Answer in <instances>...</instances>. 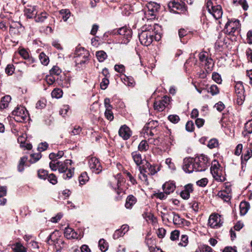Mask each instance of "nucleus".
<instances>
[{"label": "nucleus", "instance_id": "1", "mask_svg": "<svg viewBox=\"0 0 252 252\" xmlns=\"http://www.w3.org/2000/svg\"><path fill=\"white\" fill-rule=\"evenodd\" d=\"M155 29L151 26L145 25L141 28V32L138 37L141 44L148 46L152 43L154 39L159 41L161 38L160 34L156 33Z\"/></svg>", "mask_w": 252, "mask_h": 252}, {"label": "nucleus", "instance_id": "47", "mask_svg": "<svg viewBox=\"0 0 252 252\" xmlns=\"http://www.w3.org/2000/svg\"><path fill=\"white\" fill-rule=\"evenodd\" d=\"M22 137H19L18 138V141L20 143V147L22 148H25L27 150H31L32 146L31 143H26L25 142L22 141Z\"/></svg>", "mask_w": 252, "mask_h": 252}, {"label": "nucleus", "instance_id": "53", "mask_svg": "<svg viewBox=\"0 0 252 252\" xmlns=\"http://www.w3.org/2000/svg\"><path fill=\"white\" fill-rule=\"evenodd\" d=\"M38 175L39 178L45 180L47 179L48 176V171L45 170H39L38 171Z\"/></svg>", "mask_w": 252, "mask_h": 252}, {"label": "nucleus", "instance_id": "12", "mask_svg": "<svg viewBox=\"0 0 252 252\" xmlns=\"http://www.w3.org/2000/svg\"><path fill=\"white\" fill-rule=\"evenodd\" d=\"M89 165L92 171L95 174H99L102 171V167L98 159L95 157L91 158L89 160Z\"/></svg>", "mask_w": 252, "mask_h": 252}, {"label": "nucleus", "instance_id": "64", "mask_svg": "<svg viewBox=\"0 0 252 252\" xmlns=\"http://www.w3.org/2000/svg\"><path fill=\"white\" fill-rule=\"evenodd\" d=\"M109 81L107 78L104 77L103 78L102 82L100 83V88L102 90H105L108 86Z\"/></svg>", "mask_w": 252, "mask_h": 252}, {"label": "nucleus", "instance_id": "17", "mask_svg": "<svg viewBox=\"0 0 252 252\" xmlns=\"http://www.w3.org/2000/svg\"><path fill=\"white\" fill-rule=\"evenodd\" d=\"M169 100V97L164 96L163 99L155 101L154 103L155 110L162 111L165 108V104H167V101Z\"/></svg>", "mask_w": 252, "mask_h": 252}, {"label": "nucleus", "instance_id": "51", "mask_svg": "<svg viewBox=\"0 0 252 252\" xmlns=\"http://www.w3.org/2000/svg\"><path fill=\"white\" fill-rule=\"evenodd\" d=\"M212 78L213 80L218 84H220L221 83L222 79L219 73L217 72H213L212 75Z\"/></svg>", "mask_w": 252, "mask_h": 252}, {"label": "nucleus", "instance_id": "24", "mask_svg": "<svg viewBox=\"0 0 252 252\" xmlns=\"http://www.w3.org/2000/svg\"><path fill=\"white\" fill-rule=\"evenodd\" d=\"M11 249L14 252H27V249L20 242L12 244Z\"/></svg>", "mask_w": 252, "mask_h": 252}, {"label": "nucleus", "instance_id": "31", "mask_svg": "<svg viewBox=\"0 0 252 252\" xmlns=\"http://www.w3.org/2000/svg\"><path fill=\"white\" fill-rule=\"evenodd\" d=\"M149 125H150V124H146L143 127L142 129V132L144 134V137L146 138V136H153L154 133L153 132V130L154 129L150 128L149 127Z\"/></svg>", "mask_w": 252, "mask_h": 252}, {"label": "nucleus", "instance_id": "25", "mask_svg": "<svg viewBox=\"0 0 252 252\" xmlns=\"http://www.w3.org/2000/svg\"><path fill=\"white\" fill-rule=\"evenodd\" d=\"M64 236L68 239H74L77 237V234L70 227H66L64 231Z\"/></svg>", "mask_w": 252, "mask_h": 252}, {"label": "nucleus", "instance_id": "8", "mask_svg": "<svg viewBox=\"0 0 252 252\" xmlns=\"http://www.w3.org/2000/svg\"><path fill=\"white\" fill-rule=\"evenodd\" d=\"M168 8L171 12L178 14H186L187 7L184 2L170 1L168 4Z\"/></svg>", "mask_w": 252, "mask_h": 252}, {"label": "nucleus", "instance_id": "32", "mask_svg": "<svg viewBox=\"0 0 252 252\" xmlns=\"http://www.w3.org/2000/svg\"><path fill=\"white\" fill-rule=\"evenodd\" d=\"M96 57L99 62H103L107 57L106 53L103 51H98L96 52Z\"/></svg>", "mask_w": 252, "mask_h": 252}, {"label": "nucleus", "instance_id": "6", "mask_svg": "<svg viewBox=\"0 0 252 252\" xmlns=\"http://www.w3.org/2000/svg\"><path fill=\"white\" fill-rule=\"evenodd\" d=\"M14 119L19 123H24L29 119V114L26 108L22 106H17L12 111Z\"/></svg>", "mask_w": 252, "mask_h": 252}, {"label": "nucleus", "instance_id": "34", "mask_svg": "<svg viewBox=\"0 0 252 252\" xmlns=\"http://www.w3.org/2000/svg\"><path fill=\"white\" fill-rule=\"evenodd\" d=\"M98 246L102 252H106L108 248V244L106 241L103 239H100L98 242Z\"/></svg>", "mask_w": 252, "mask_h": 252}, {"label": "nucleus", "instance_id": "39", "mask_svg": "<svg viewBox=\"0 0 252 252\" xmlns=\"http://www.w3.org/2000/svg\"><path fill=\"white\" fill-rule=\"evenodd\" d=\"M138 150L141 152H145L148 150L149 145L147 141L142 140L138 147Z\"/></svg>", "mask_w": 252, "mask_h": 252}, {"label": "nucleus", "instance_id": "23", "mask_svg": "<svg viewBox=\"0 0 252 252\" xmlns=\"http://www.w3.org/2000/svg\"><path fill=\"white\" fill-rule=\"evenodd\" d=\"M136 202V197L132 195H129L126 199L125 207L126 209H131Z\"/></svg>", "mask_w": 252, "mask_h": 252}, {"label": "nucleus", "instance_id": "50", "mask_svg": "<svg viewBox=\"0 0 252 252\" xmlns=\"http://www.w3.org/2000/svg\"><path fill=\"white\" fill-rule=\"evenodd\" d=\"M168 120L173 124L178 123L180 119L177 115H170L168 117Z\"/></svg>", "mask_w": 252, "mask_h": 252}, {"label": "nucleus", "instance_id": "48", "mask_svg": "<svg viewBox=\"0 0 252 252\" xmlns=\"http://www.w3.org/2000/svg\"><path fill=\"white\" fill-rule=\"evenodd\" d=\"M89 177L86 172H83L79 177V181L81 184L83 185L88 181Z\"/></svg>", "mask_w": 252, "mask_h": 252}, {"label": "nucleus", "instance_id": "57", "mask_svg": "<svg viewBox=\"0 0 252 252\" xmlns=\"http://www.w3.org/2000/svg\"><path fill=\"white\" fill-rule=\"evenodd\" d=\"M15 68L13 65L12 64H8L5 68V72L8 75H12L14 71Z\"/></svg>", "mask_w": 252, "mask_h": 252}, {"label": "nucleus", "instance_id": "28", "mask_svg": "<svg viewBox=\"0 0 252 252\" xmlns=\"http://www.w3.org/2000/svg\"><path fill=\"white\" fill-rule=\"evenodd\" d=\"M132 158L137 165L142 163V159L141 155L138 151H134L131 153Z\"/></svg>", "mask_w": 252, "mask_h": 252}, {"label": "nucleus", "instance_id": "14", "mask_svg": "<svg viewBox=\"0 0 252 252\" xmlns=\"http://www.w3.org/2000/svg\"><path fill=\"white\" fill-rule=\"evenodd\" d=\"M183 169L186 173H192L195 171L194 167L193 158H186L184 159Z\"/></svg>", "mask_w": 252, "mask_h": 252}, {"label": "nucleus", "instance_id": "15", "mask_svg": "<svg viewBox=\"0 0 252 252\" xmlns=\"http://www.w3.org/2000/svg\"><path fill=\"white\" fill-rule=\"evenodd\" d=\"M143 170L145 172H147L148 174L153 175L159 170V168L157 165L151 164L150 163L146 162L144 165Z\"/></svg>", "mask_w": 252, "mask_h": 252}, {"label": "nucleus", "instance_id": "54", "mask_svg": "<svg viewBox=\"0 0 252 252\" xmlns=\"http://www.w3.org/2000/svg\"><path fill=\"white\" fill-rule=\"evenodd\" d=\"M20 55L24 59H29L30 60H32V62H34V60L32 58H29V55L28 52L24 49L21 50L19 51Z\"/></svg>", "mask_w": 252, "mask_h": 252}, {"label": "nucleus", "instance_id": "61", "mask_svg": "<svg viewBox=\"0 0 252 252\" xmlns=\"http://www.w3.org/2000/svg\"><path fill=\"white\" fill-rule=\"evenodd\" d=\"M186 129L188 131L192 132L194 130V124L192 121H188L186 125Z\"/></svg>", "mask_w": 252, "mask_h": 252}, {"label": "nucleus", "instance_id": "9", "mask_svg": "<svg viewBox=\"0 0 252 252\" xmlns=\"http://www.w3.org/2000/svg\"><path fill=\"white\" fill-rule=\"evenodd\" d=\"M118 34L121 36L122 39L121 43L123 44H127L132 37V30L126 27L120 28L118 30Z\"/></svg>", "mask_w": 252, "mask_h": 252}, {"label": "nucleus", "instance_id": "42", "mask_svg": "<svg viewBox=\"0 0 252 252\" xmlns=\"http://www.w3.org/2000/svg\"><path fill=\"white\" fill-rule=\"evenodd\" d=\"M115 180H117V186L116 187H113L115 189H118V190L117 191L118 194H120L121 191L120 190V187L121 186V182L123 181V179L121 178V175L120 174H117L116 177H115Z\"/></svg>", "mask_w": 252, "mask_h": 252}, {"label": "nucleus", "instance_id": "4", "mask_svg": "<svg viewBox=\"0 0 252 252\" xmlns=\"http://www.w3.org/2000/svg\"><path fill=\"white\" fill-rule=\"evenodd\" d=\"M193 162L194 167H195L196 172L206 170L209 165L207 157L204 155H201L194 158Z\"/></svg>", "mask_w": 252, "mask_h": 252}, {"label": "nucleus", "instance_id": "58", "mask_svg": "<svg viewBox=\"0 0 252 252\" xmlns=\"http://www.w3.org/2000/svg\"><path fill=\"white\" fill-rule=\"evenodd\" d=\"M105 116L108 120L112 121L114 119L113 114L112 112V109L105 110Z\"/></svg>", "mask_w": 252, "mask_h": 252}, {"label": "nucleus", "instance_id": "60", "mask_svg": "<svg viewBox=\"0 0 252 252\" xmlns=\"http://www.w3.org/2000/svg\"><path fill=\"white\" fill-rule=\"evenodd\" d=\"M45 80L49 85H51L55 82L56 78L53 75L50 74L46 76Z\"/></svg>", "mask_w": 252, "mask_h": 252}, {"label": "nucleus", "instance_id": "3", "mask_svg": "<svg viewBox=\"0 0 252 252\" xmlns=\"http://www.w3.org/2000/svg\"><path fill=\"white\" fill-rule=\"evenodd\" d=\"M72 160L66 159L63 162L58 161V171L61 173H63V178L65 179H70L73 175L74 168H68V165H71Z\"/></svg>", "mask_w": 252, "mask_h": 252}, {"label": "nucleus", "instance_id": "52", "mask_svg": "<svg viewBox=\"0 0 252 252\" xmlns=\"http://www.w3.org/2000/svg\"><path fill=\"white\" fill-rule=\"evenodd\" d=\"M47 179L48 181L53 185H55L58 182L57 177L53 173L48 175Z\"/></svg>", "mask_w": 252, "mask_h": 252}, {"label": "nucleus", "instance_id": "33", "mask_svg": "<svg viewBox=\"0 0 252 252\" xmlns=\"http://www.w3.org/2000/svg\"><path fill=\"white\" fill-rule=\"evenodd\" d=\"M54 232H53L51 233L47 239V243L49 244V245H52L53 244H54L55 246H56V244L61 243L62 245L64 244V242L62 241V240H57V242L56 244H55V240L53 239V237L54 235Z\"/></svg>", "mask_w": 252, "mask_h": 252}, {"label": "nucleus", "instance_id": "21", "mask_svg": "<svg viewBox=\"0 0 252 252\" xmlns=\"http://www.w3.org/2000/svg\"><path fill=\"white\" fill-rule=\"evenodd\" d=\"M36 11L34 6L27 5L24 9V13L28 18H33L36 14Z\"/></svg>", "mask_w": 252, "mask_h": 252}, {"label": "nucleus", "instance_id": "36", "mask_svg": "<svg viewBox=\"0 0 252 252\" xmlns=\"http://www.w3.org/2000/svg\"><path fill=\"white\" fill-rule=\"evenodd\" d=\"M60 13L62 16V19L65 22L70 17L71 14L70 11L67 9H61L60 11Z\"/></svg>", "mask_w": 252, "mask_h": 252}, {"label": "nucleus", "instance_id": "27", "mask_svg": "<svg viewBox=\"0 0 252 252\" xmlns=\"http://www.w3.org/2000/svg\"><path fill=\"white\" fill-rule=\"evenodd\" d=\"M252 133V121H249L245 125V130L242 132L245 137H248L249 134Z\"/></svg>", "mask_w": 252, "mask_h": 252}, {"label": "nucleus", "instance_id": "56", "mask_svg": "<svg viewBox=\"0 0 252 252\" xmlns=\"http://www.w3.org/2000/svg\"><path fill=\"white\" fill-rule=\"evenodd\" d=\"M49 163V166L52 171H56L58 170V163L57 160H51Z\"/></svg>", "mask_w": 252, "mask_h": 252}, {"label": "nucleus", "instance_id": "5", "mask_svg": "<svg viewBox=\"0 0 252 252\" xmlns=\"http://www.w3.org/2000/svg\"><path fill=\"white\" fill-rule=\"evenodd\" d=\"M240 31V21L237 19L228 20L224 29V32L229 35L238 34Z\"/></svg>", "mask_w": 252, "mask_h": 252}, {"label": "nucleus", "instance_id": "55", "mask_svg": "<svg viewBox=\"0 0 252 252\" xmlns=\"http://www.w3.org/2000/svg\"><path fill=\"white\" fill-rule=\"evenodd\" d=\"M61 73V70L57 66H54L50 70L51 75H59Z\"/></svg>", "mask_w": 252, "mask_h": 252}, {"label": "nucleus", "instance_id": "43", "mask_svg": "<svg viewBox=\"0 0 252 252\" xmlns=\"http://www.w3.org/2000/svg\"><path fill=\"white\" fill-rule=\"evenodd\" d=\"M51 95L56 98H61L63 95V91L60 89L56 88L52 92Z\"/></svg>", "mask_w": 252, "mask_h": 252}, {"label": "nucleus", "instance_id": "49", "mask_svg": "<svg viewBox=\"0 0 252 252\" xmlns=\"http://www.w3.org/2000/svg\"><path fill=\"white\" fill-rule=\"evenodd\" d=\"M172 215L174 224H180L183 222L179 214H176L175 212H172Z\"/></svg>", "mask_w": 252, "mask_h": 252}, {"label": "nucleus", "instance_id": "10", "mask_svg": "<svg viewBox=\"0 0 252 252\" xmlns=\"http://www.w3.org/2000/svg\"><path fill=\"white\" fill-rule=\"evenodd\" d=\"M223 223L221 216L218 214H211L208 219V225L212 228L220 227Z\"/></svg>", "mask_w": 252, "mask_h": 252}, {"label": "nucleus", "instance_id": "29", "mask_svg": "<svg viewBox=\"0 0 252 252\" xmlns=\"http://www.w3.org/2000/svg\"><path fill=\"white\" fill-rule=\"evenodd\" d=\"M245 153L241 156V160L247 162L252 157V150L251 148L247 147L245 149Z\"/></svg>", "mask_w": 252, "mask_h": 252}, {"label": "nucleus", "instance_id": "45", "mask_svg": "<svg viewBox=\"0 0 252 252\" xmlns=\"http://www.w3.org/2000/svg\"><path fill=\"white\" fill-rule=\"evenodd\" d=\"M207 91L210 93L212 95L218 94L220 93V90L216 85H211Z\"/></svg>", "mask_w": 252, "mask_h": 252}, {"label": "nucleus", "instance_id": "30", "mask_svg": "<svg viewBox=\"0 0 252 252\" xmlns=\"http://www.w3.org/2000/svg\"><path fill=\"white\" fill-rule=\"evenodd\" d=\"M11 97L9 95H5L3 96L1 100L0 108L4 109L8 107L9 102L11 101Z\"/></svg>", "mask_w": 252, "mask_h": 252}, {"label": "nucleus", "instance_id": "2", "mask_svg": "<svg viewBox=\"0 0 252 252\" xmlns=\"http://www.w3.org/2000/svg\"><path fill=\"white\" fill-rule=\"evenodd\" d=\"M89 56V52L84 48H77L74 56L76 66L79 68L82 67L88 62Z\"/></svg>", "mask_w": 252, "mask_h": 252}, {"label": "nucleus", "instance_id": "37", "mask_svg": "<svg viewBox=\"0 0 252 252\" xmlns=\"http://www.w3.org/2000/svg\"><path fill=\"white\" fill-rule=\"evenodd\" d=\"M219 141L216 138H212L210 139L207 144V147L210 149H213L219 146Z\"/></svg>", "mask_w": 252, "mask_h": 252}, {"label": "nucleus", "instance_id": "26", "mask_svg": "<svg viewBox=\"0 0 252 252\" xmlns=\"http://www.w3.org/2000/svg\"><path fill=\"white\" fill-rule=\"evenodd\" d=\"M240 213L241 216H244L247 214L250 209V204L248 202L244 201L241 202L240 206Z\"/></svg>", "mask_w": 252, "mask_h": 252}, {"label": "nucleus", "instance_id": "16", "mask_svg": "<svg viewBox=\"0 0 252 252\" xmlns=\"http://www.w3.org/2000/svg\"><path fill=\"white\" fill-rule=\"evenodd\" d=\"M131 134L130 128L126 125L122 126L119 129V134L124 140L129 139Z\"/></svg>", "mask_w": 252, "mask_h": 252}, {"label": "nucleus", "instance_id": "11", "mask_svg": "<svg viewBox=\"0 0 252 252\" xmlns=\"http://www.w3.org/2000/svg\"><path fill=\"white\" fill-rule=\"evenodd\" d=\"M235 94L237 95V102L238 104H242L245 100V90L243 83L238 82L235 86Z\"/></svg>", "mask_w": 252, "mask_h": 252}, {"label": "nucleus", "instance_id": "44", "mask_svg": "<svg viewBox=\"0 0 252 252\" xmlns=\"http://www.w3.org/2000/svg\"><path fill=\"white\" fill-rule=\"evenodd\" d=\"M42 155L41 153H34L31 155V158L30 161L31 163H33L37 162L41 158Z\"/></svg>", "mask_w": 252, "mask_h": 252}, {"label": "nucleus", "instance_id": "18", "mask_svg": "<svg viewBox=\"0 0 252 252\" xmlns=\"http://www.w3.org/2000/svg\"><path fill=\"white\" fill-rule=\"evenodd\" d=\"M193 185L189 184L184 187V189L180 193L181 196L184 199H188L189 198L190 193L193 191Z\"/></svg>", "mask_w": 252, "mask_h": 252}, {"label": "nucleus", "instance_id": "20", "mask_svg": "<svg viewBox=\"0 0 252 252\" xmlns=\"http://www.w3.org/2000/svg\"><path fill=\"white\" fill-rule=\"evenodd\" d=\"M176 188L175 184L173 181L167 182L162 186V189L166 194H169L173 192Z\"/></svg>", "mask_w": 252, "mask_h": 252}, {"label": "nucleus", "instance_id": "63", "mask_svg": "<svg viewBox=\"0 0 252 252\" xmlns=\"http://www.w3.org/2000/svg\"><path fill=\"white\" fill-rule=\"evenodd\" d=\"M48 144L47 142H42L39 145L37 148V150L39 152H42L46 150L48 148Z\"/></svg>", "mask_w": 252, "mask_h": 252}, {"label": "nucleus", "instance_id": "41", "mask_svg": "<svg viewBox=\"0 0 252 252\" xmlns=\"http://www.w3.org/2000/svg\"><path fill=\"white\" fill-rule=\"evenodd\" d=\"M233 3L236 5H240L242 6L244 10H247L249 7L246 0H233Z\"/></svg>", "mask_w": 252, "mask_h": 252}, {"label": "nucleus", "instance_id": "62", "mask_svg": "<svg viewBox=\"0 0 252 252\" xmlns=\"http://www.w3.org/2000/svg\"><path fill=\"white\" fill-rule=\"evenodd\" d=\"M180 232L177 230H175L171 233L170 239L172 241H175L178 239L179 236Z\"/></svg>", "mask_w": 252, "mask_h": 252}, {"label": "nucleus", "instance_id": "38", "mask_svg": "<svg viewBox=\"0 0 252 252\" xmlns=\"http://www.w3.org/2000/svg\"><path fill=\"white\" fill-rule=\"evenodd\" d=\"M140 169V174L139 175V178L142 181L144 182L146 185H148L149 183L148 182L147 175H146L147 172H145L143 170V168H141V167H139Z\"/></svg>", "mask_w": 252, "mask_h": 252}, {"label": "nucleus", "instance_id": "40", "mask_svg": "<svg viewBox=\"0 0 252 252\" xmlns=\"http://www.w3.org/2000/svg\"><path fill=\"white\" fill-rule=\"evenodd\" d=\"M63 151H59L58 153H51L49 156V158L51 160H57L58 158H62L63 156Z\"/></svg>", "mask_w": 252, "mask_h": 252}, {"label": "nucleus", "instance_id": "13", "mask_svg": "<svg viewBox=\"0 0 252 252\" xmlns=\"http://www.w3.org/2000/svg\"><path fill=\"white\" fill-rule=\"evenodd\" d=\"M147 7L148 9V14L151 16V18H155L157 13H158L160 9V6L159 4L150 1L147 4Z\"/></svg>", "mask_w": 252, "mask_h": 252}, {"label": "nucleus", "instance_id": "59", "mask_svg": "<svg viewBox=\"0 0 252 252\" xmlns=\"http://www.w3.org/2000/svg\"><path fill=\"white\" fill-rule=\"evenodd\" d=\"M82 131V128L80 126H75L73 130L71 131V135H76L80 133Z\"/></svg>", "mask_w": 252, "mask_h": 252}, {"label": "nucleus", "instance_id": "46", "mask_svg": "<svg viewBox=\"0 0 252 252\" xmlns=\"http://www.w3.org/2000/svg\"><path fill=\"white\" fill-rule=\"evenodd\" d=\"M47 14L46 12H42L39 15L35 17V21L36 22H43L47 17Z\"/></svg>", "mask_w": 252, "mask_h": 252}, {"label": "nucleus", "instance_id": "35", "mask_svg": "<svg viewBox=\"0 0 252 252\" xmlns=\"http://www.w3.org/2000/svg\"><path fill=\"white\" fill-rule=\"evenodd\" d=\"M39 59L41 63L44 65H47L49 62L48 57L43 52H41L39 54Z\"/></svg>", "mask_w": 252, "mask_h": 252}, {"label": "nucleus", "instance_id": "7", "mask_svg": "<svg viewBox=\"0 0 252 252\" xmlns=\"http://www.w3.org/2000/svg\"><path fill=\"white\" fill-rule=\"evenodd\" d=\"M206 5L209 13L215 19H219L222 17L223 12L220 5L214 4L211 0H208L206 2Z\"/></svg>", "mask_w": 252, "mask_h": 252}, {"label": "nucleus", "instance_id": "22", "mask_svg": "<svg viewBox=\"0 0 252 252\" xmlns=\"http://www.w3.org/2000/svg\"><path fill=\"white\" fill-rule=\"evenodd\" d=\"M211 172L214 178L218 182H222L225 181L224 177L221 176L220 169L211 170Z\"/></svg>", "mask_w": 252, "mask_h": 252}, {"label": "nucleus", "instance_id": "19", "mask_svg": "<svg viewBox=\"0 0 252 252\" xmlns=\"http://www.w3.org/2000/svg\"><path fill=\"white\" fill-rule=\"evenodd\" d=\"M230 189L229 188L226 189L225 190H220L218 192L217 196L218 197L221 198L225 202H228L231 199Z\"/></svg>", "mask_w": 252, "mask_h": 252}]
</instances>
